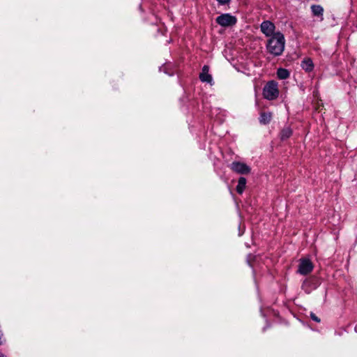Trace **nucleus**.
<instances>
[{"instance_id":"f3484780","label":"nucleus","mask_w":357,"mask_h":357,"mask_svg":"<svg viewBox=\"0 0 357 357\" xmlns=\"http://www.w3.org/2000/svg\"><path fill=\"white\" fill-rule=\"evenodd\" d=\"M202 72H208V67L206 66H204L202 68Z\"/></svg>"},{"instance_id":"dca6fc26","label":"nucleus","mask_w":357,"mask_h":357,"mask_svg":"<svg viewBox=\"0 0 357 357\" xmlns=\"http://www.w3.org/2000/svg\"><path fill=\"white\" fill-rule=\"evenodd\" d=\"M220 4L225 5L230 2L231 0H216Z\"/></svg>"},{"instance_id":"20e7f679","label":"nucleus","mask_w":357,"mask_h":357,"mask_svg":"<svg viewBox=\"0 0 357 357\" xmlns=\"http://www.w3.org/2000/svg\"><path fill=\"white\" fill-rule=\"evenodd\" d=\"M313 264L308 259H301L298 265V273L301 275H307L313 269Z\"/></svg>"},{"instance_id":"7ed1b4c3","label":"nucleus","mask_w":357,"mask_h":357,"mask_svg":"<svg viewBox=\"0 0 357 357\" xmlns=\"http://www.w3.org/2000/svg\"><path fill=\"white\" fill-rule=\"evenodd\" d=\"M216 22L220 26H229L235 24L236 19L230 14H222L217 17Z\"/></svg>"},{"instance_id":"0eeeda50","label":"nucleus","mask_w":357,"mask_h":357,"mask_svg":"<svg viewBox=\"0 0 357 357\" xmlns=\"http://www.w3.org/2000/svg\"><path fill=\"white\" fill-rule=\"evenodd\" d=\"M310 8L314 16L319 17L320 18V21L324 20V8L321 6L312 5Z\"/></svg>"},{"instance_id":"f8f14e48","label":"nucleus","mask_w":357,"mask_h":357,"mask_svg":"<svg viewBox=\"0 0 357 357\" xmlns=\"http://www.w3.org/2000/svg\"><path fill=\"white\" fill-rule=\"evenodd\" d=\"M246 186V179L244 177H240L238 179V185L236 186V191L239 194H242Z\"/></svg>"},{"instance_id":"f257e3e1","label":"nucleus","mask_w":357,"mask_h":357,"mask_svg":"<svg viewBox=\"0 0 357 357\" xmlns=\"http://www.w3.org/2000/svg\"><path fill=\"white\" fill-rule=\"evenodd\" d=\"M285 46L284 35L280 32H275L268 40L266 45L267 51L275 56H280Z\"/></svg>"},{"instance_id":"39448f33","label":"nucleus","mask_w":357,"mask_h":357,"mask_svg":"<svg viewBox=\"0 0 357 357\" xmlns=\"http://www.w3.org/2000/svg\"><path fill=\"white\" fill-rule=\"evenodd\" d=\"M230 168L234 172L241 174H248L250 172V168L243 162H233L230 165Z\"/></svg>"},{"instance_id":"9b49d317","label":"nucleus","mask_w":357,"mask_h":357,"mask_svg":"<svg viewBox=\"0 0 357 357\" xmlns=\"http://www.w3.org/2000/svg\"><path fill=\"white\" fill-rule=\"evenodd\" d=\"M292 135V130L290 127H284L280 132V139L282 140H286L289 138Z\"/></svg>"},{"instance_id":"f03ea898","label":"nucleus","mask_w":357,"mask_h":357,"mask_svg":"<svg viewBox=\"0 0 357 357\" xmlns=\"http://www.w3.org/2000/svg\"><path fill=\"white\" fill-rule=\"evenodd\" d=\"M263 96L268 100L276 99L279 96L278 84L275 81L268 82L263 89Z\"/></svg>"},{"instance_id":"a211bd4d","label":"nucleus","mask_w":357,"mask_h":357,"mask_svg":"<svg viewBox=\"0 0 357 357\" xmlns=\"http://www.w3.org/2000/svg\"><path fill=\"white\" fill-rule=\"evenodd\" d=\"M0 357H6V356L3 354L0 353Z\"/></svg>"},{"instance_id":"9d476101","label":"nucleus","mask_w":357,"mask_h":357,"mask_svg":"<svg viewBox=\"0 0 357 357\" xmlns=\"http://www.w3.org/2000/svg\"><path fill=\"white\" fill-rule=\"evenodd\" d=\"M272 118L271 112H261L259 117V122L261 124L266 125L270 123Z\"/></svg>"},{"instance_id":"6ab92c4d","label":"nucleus","mask_w":357,"mask_h":357,"mask_svg":"<svg viewBox=\"0 0 357 357\" xmlns=\"http://www.w3.org/2000/svg\"><path fill=\"white\" fill-rule=\"evenodd\" d=\"M354 330L357 333V324L356 325Z\"/></svg>"},{"instance_id":"6e6552de","label":"nucleus","mask_w":357,"mask_h":357,"mask_svg":"<svg viewBox=\"0 0 357 357\" xmlns=\"http://www.w3.org/2000/svg\"><path fill=\"white\" fill-rule=\"evenodd\" d=\"M315 288H317V285L313 282L312 280H305L302 285V289L307 294H310L311 291Z\"/></svg>"},{"instance_id":"423d86ee","label":"nucleus","mask_w":357,"mask_h":357,"mask_svg":"<svg viewBox=\"0 0 357 357\" xmlns=\"http://www.w3.org/2000/svg\"><path fill=\"white\" fill-rule=\"evenodd\" d=\"M261 31L268 37H271L275 33V26L269 20L264 21L260 26Z\"/></svg>"},{"instance_id":"4468645a","label":"nucleus","mask_w":357,"mask_h":357,"mask_svg":"<svg viewBox=\"0 0 357 357\" xmlns=\"http://www.w3.org/2000/svg\"><path fill=\"white\" fill-rule=\"evenodd\" d=\"M199 79L203 82L211 83L212 82V77L208 72H202L199 75Z\"/></svg>"},{"instance_id":"2eb2a0df","label":"nucleus","mask_w":357,"mask_h":357,"mask_svg":"<svg viewBox=\"0 0 357 357\" xmlns=\"http://www.w3.org/2000/svg\"><path fill=\"white\" fill-rule=\"evenodd\" d=\"M310 317H311V319H312V320H314V321L318 322V323H319V322H320V319H319V318H318V317L315 315V314H314V313H312V312H311V313H310Z\"/></svg>"},{"instance_id":"1a4fd4ad","label":"nucleus","mask_w":357,"mask_h":357,"mask_svg":"<svg viewBox=\"0 0 357 357\" xmlns=\"http://www.w3.org/2000/svg\"><path fill=\"white\" fill-rule=\"evenodd\" d=\"M301 67L306 72H311L314 68V64L312 61L310 59L307 58L305 59L301 62Z\"/></svg>"},{"instance_id":"ddd939ff","label":"nucleus","mask_w":357,"mask_h":357,"mask_svg":"<svg viewBox=\"0 0 357 357\" xmlns=\"http://www.w3.org/2000/svg\"><path fill=\"white\" fill-rule=\"evenodd\" d=\"M278 77L280 79H285L289 77V73L287 69L279 68L277 71Z\"/></svg>"}]
</instances>
